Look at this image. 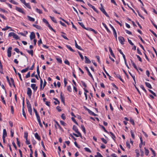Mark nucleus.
<instances>
[{
	"label": "nucleus",
	"instance_id": "64",
	"mask_svg": "<svg viewBox=\"0 0 157 157\" xmlns=\"http://www.w3.org/2000/svg\"><path fill=\"white\" fill-rule=\"evenodd\" d=\"M101 139L102 141L105 144H106L107 143V141L104 138H101Z\"/></svg>",
	"mask_w": 157,
	"mask_h": 157
},
{
	"label": "nucleus",
	"instance_id": "60",
	"mask_svg": "<svg viewBox=\"0 0 157 157\" xmlns=\"http://www.w3.org/2000/svg\"><path fill=\"white\" fill-rule=\"evenodd\" d=\"M16 140H17V144L19 147H20V142L18 140V138H16Z\"/></svg>",
	"mask_w": 157,
	"mask_h": 157
},
{
	"label": "nucleus",
	"instance_id": "18",
	"mask_svg": "<svg viewBox=\"0 0 157 157\" xmlns=\"http://www.w3.org/2000/svg\"><path fill=\"white\" fill-rule=\"evenodd\" d=\"M35 138L39 140H40L41 139L40 137L39 136L38 134L37 133H36L35 134Z\"/></svg>",
	"mask_w": 157,
	"mask_h": 157
},
{
	"label": "nucleus",
	"instance_id": "8",
	"mask_svg": "<svg viewBox=\"0 0 157 157\" xmlns=\"http://www.w3.org/2000/svg\"><path fill=\"white\" fill-rule=\"evenodd\" d=\"M26 101L27 106V107L28 108V109H32L31 105V104H30L29 101L27 99H26Z\"/></svg>",
	"mask_w": 157,
	"mask_h": 157
},
{
	"label": "nucleus",
	"instance_id": "51",
	"mask_svg": "<svg viewBox=\"0 0 157 157\" xmlns=\"http://www.w3.org/2000/svg\"><path fill=\"white\" fill-rule=\"evenodd\" d=\"M84 149H85V150L87 152H89L90 153H91V150L88 148L85 147L84 148Z\"/></svg>",
	"mask_w": 157,
	"mask_h": 157
},
{
	"label": "nucleus",
	"instance_id": "38",
	"mask_svg": "<svg viewBox=\"0 0 157 157\" xmlns=\"http://www.w3.org/2000/svg\"><path fill=\"white\" fill-rule=\"evenodd\" d=\"M67 90L70 92H71L72 91V89L71 86H67Z\"/></svg>",
	"mask_w": 157,
	"mask_h": 157
},
{
	"label": "nucleus",
	"instance_id": "1",
	"mask_svg": "<svg viewBox=\"0 0 157 157\" xmlns=\"http://www.w3.org/2000/svg\"><path fill=\"white\" fill-rule=\"evenodd\" d=\"M109 25L111 27V28L113 30V34L114 35V37H115L116 40H117V33L116 32L115 29H114V27L113 26L111 25L110 24H109Z\"/></svg>",
	"mask_w": 157,
	"mask_h": 157
},
{
	"label": "nucleus",
	"instance_id": "10",
	"mask_svg": "<svg viewBox=\"0 0 157 157\" xmlns=\"http://www.w3.org/2000/svg\"><path fill=\"white\" fill-rule=\"evenodd\" d=\"M85 59V63H91V61L89 59V58H88L86 56H85L84 57Z\"/></svg>",
	"mask_w": 157,
	"mask_h": 157
},
{
	"label": "nucleus",
	"instance_id": "13",
	"mask_svg": "<svg viewBox=\"0 0 157 157\" xmlns=\"http://www.w3.org/2000/svg\"><path fill=\"white\" fill-rule=\"evenodd\" d=\"M27 17L28 20L34 22L35 21L34 18L32 17L29 16H27Z\"/></svg>",
	"mask_w": 157,
	"mask_h": 157
},
{
	"label": "nucleus",
	"instance_id": "33",
	"mask_svg": "<svg viewBox=\"0 0 157 157\" xmlns=\"http://www.w3.org/2000/svg\"><path fill=\"white\" fill-rule=\"evenodd\" d=\"M36 10L37 12L39 13V14H42V11L38 8L36 9Z\"/></svg>",
	"mask_w": 157,
	"mask_h": 157
},
{
	"label": "nucleus",
	"instance_id": "3",
	"mask_svg": "<svg viewBox=\"0 0 157 157\" xmlns=\"http://www.w3.org/2000/svg\"><path fill=\"white\" fill-rule=\"evenodd\" d=\"M27 94L28 95L29 97V98H30L31 97V95L32 94V91L31 89L29 87H28L27 88Z\"/></svg>",
	"mask_w": 157,
	"mask_h": 157
},
{
	"label": "nucleus",
	"instance_id": "40",
	"mask_svg": "<svg viewBox=\"0 0 157 157\" xmlns=\"http://www.w3.org/2000/svg\"><path fill=\"white\" fill-rule=\"evenodd\" d=\"M130 132H131V136H132V138L133 139H135V136H134V133L132 131V130H131V131H130Z\"/></svg>",
	"mask_w": 157,
	"mask_h": 157
},
{
	"label": "nucleus",
	"instance_id": "32",
	"mask_svg": "<svg viewBox=\"0 0 157 157\" xmlns=\"http://www.w3.org/2000/svg\"><path fill=\"white\" fill-rule=\"evenodd\" d=\"M81 128L82 129V131L83 132H84V133L85 134L86 133V130L85 127L83 126V125H81Z\"/></svg>",
	"mask_w": 157,
	"mask_h": 157
},
{
	"label": "nucleus",
	"instance_id": "14",
	"mask_svg": "<svg viewBox=\"0 0 157 157\" xmlns=\"http://www.w3.org/2000/svg\"><path fill=\"white\" fill-rule=\"evenodd\" d=\"M89 113L90 114V115H92L94 116H96L98 115L95 113H94V112H93L92 111L90 110L89 109L88 111Z\"/></svg>",
	"mask_w": 157,
	"mask_h": 157
},
{
	"label": "nucleus",
	"instance_id": "43",
	"mask_svg": "<svg viewBox=\"0 0 157 157\" xmlns=\"http://www.w3.org/2000/svg\"><path fill=\"white\" fill-rule=\"evenodd\" d=\"M60 123L62 125L64 126H66L67 125V124L62 121H60Z\"/></svg>",
	"mask_w": 157,
	"mask_h": 157
},
{
	"label": "nucleus",
	"instance_id": "55",
	"mask_svg": "<svg viewBox=\"0 0 157 157\" xmlns=\"http://www.w3.org/2000/svg\"><path fill=\"white\" fill-rule=\"evenodd\" d=\"M130 122L132 124H133V125H134V120L133 119L131 118L130 120Z\"/></svg>",
	"mask_w": 157,
	"mask_h": 157
},
{
	"label": "nucleus",
	"instance_id": "50",
	"mask_svg": "<svg viewBox=\"0 0 157 157\" xmlns=\"http://www.w3.org/2000/svg\"><path fill=\"white\" fill-rule=\"evenodd\" d=\"M137 12L138 13L139 16L141 18H142L143 19H144V17H143L142 15H141V14H140V13L139 12V11L138 10H137Z\"/></svg>",
	"mask_w": 157,
	"mask_h": 157
},
{
	"label": "nucleus",
	"instance_id": "29",
	"mask_svg": "<svg viewBox=\"0 0 157 157\" xmlns=\"http://www.w3.org/2000/svg\"><path fill=\"white\" fill-rule=\"evenodd\" d=\"M51 18V20L54 23H57V22L56 20L55 19V18L54 17H52L51 16H49Z\"/></svg>",
	"mask_w": 157,
	"mask_h": 157
},
{
	"label": "nucleus",
	"instance_id": "16",
	"mask_svg": "<svg viewBox=\"0 0 157 157\" xmlns=\"http://www.w3.org/2000/svg\"><path fill=\"white\" fill-rule=\"evenodd\" d=\"M100 6L101 7H100V9L101 10V11L103 13L104 12L105 10V9L104 8L103 6L102 3L100 4Z\"/></svg>",
	"mask_w": 157,
	"mask_h": 157
},
{
	"label": "nucleus",
	"instance_id": "15",
	"mask_svg": "<svg viewBox=\"0 0 157 157\" xmlns=\"http://www.w3.org/2000/svg\"><path fill=\"white\" fill-rule=\"evenodd\" d=\"M118 51L122 55L124 59H126L125 56L123 54V52H122L121 50L119 49H118Z\"/></svg>",
	"mask_w": 157,
	"mask_h": 157
},
{
	"label": "nucleus",
	"instance_id": "58",
	"mask_svg": "<svg viewBox=\"0 0 157 157\" xmlns=\"http://www.w3.org/2000/svg\"><path fill=\"white\" fill-rule=\"evenodd\" d=\"M22 114L25 117V119H26V115L24 109H23V110H22Z\"/></svg>",
	"mask_w": 157,
	"mask_h": 157
},
{
	"label": "nucleus",
	"instance_id": "31",
	"mask_svg": "<svg viewBox=\"0 0 157 157\" xmlns=\"http://www.w3.org/2000/svg\"><path fill=\"white\" fill-rule=\"evenodd\" d=\"M27 52L30 54L31 56H33V50H27Z\"/></svg>",
	"mask_w": 157,
	"mask_h": 157
},
{
	"label": "nucleus",
	"instance_id": "63",
	"mask_svg": "<svg viewBox=\"0 0 157 157\" xmlns=\"http://www.w3.org/2000/svg\"><path fill=\"white\" fill-rule=\"evenodd\" d=\"M30 72H29L26 75L25 77L26 78H28L30 77Z\"/></svg>",
	"mask_w": 157,
	"mask_h": 157
},
{
	"label": "nucleus",
	"instance_id": "46",
	"mask_svg": "<svg viewBox=\"0 0 157 157\" xmlns=\"http://www.w3.org/2000/svg\"><path fill=\"white\" fill-rule=\"evenodd\" d=\"M109 133H110L112 135V138L114 140V138H116V137H115V135H114V134L111 132H109Z\"/></svg>",
	"mask_w": 157,
	"mask_h": 157
},
{
	"label": "nucleus",
	"instance_id": "44",
	"mask_svg": "<svg viewBox=\"0 0 157 157\" xmlns=\"http://www.w3.org/2000/svg\"><path fill=\"white\" fill-rule=\"evenodd\" d=\"M10 2L13 4H15V5H17L18 4L17 2H15L13 0H10Z\"/></svg>",
	"mask_w": 157,
	"mask_h": 157
},
{
	"label": "nucleus",
	"instance_id": "47",
	"mask_svg": "<svg viewBox=\"0 0 157 157\" xmlns=\"http://www.w3.org/2000/svg\"><path fill=\"white\" fill-rule=\"evenodd\" d=\"M6 79H7V81H8V83H9V85H10V86H11V83H10V81L9 77L8 76H7L6 77Z\"/></svg>",
	"mask_w": 157,
	"mask_h": 157
},
{
	"label": "nucleus",
	"instance_id": "45",
	"mask_svg": "<svg viewBox=\"0 0 157 157\" xmlns=\"http://www.w3.org/2000/svg\"><path fill=\"white\" fill-rule=\"evenodd\" d=\"M78 53L80 57H81V59L83 60L84 59V57L82 56V55L81 53L79 51H78Z\"/></svg>",
	"mask_w": 157,
	"mask_h": 157
},
{
	"label": "nucleus",
	"instance_id": "56",
	"mask_svg": "<svg viewBox=\"0 0 157 157\" xmlns=\"http://www.w3.org/2000/svg\"><path fill=\"white\" fill-rule=\"evenodd\" d=\"M145 149V154L146 155H147L148 154L149 151L148 150L146 149L145 148H144Z\"/></svg>",
	"mask_w": 157,
	"mask_h": 157
},
{
	"label": "nucleus",
	"instance_id": "54",
	"mask_svg": "<svg viewBox=\"0 0 157 157\" xmlns=\"http://www.w3.org/2000/svg\"><path fill=\"white\" fill-rule=\"evenodd\" d=\"M64 63L66 64H67L69 66L70 65L69 62L66 59H65V60L64 61Z\"/></svg>",
	"mask_w": 157,
	"mask_h": 157
},
{
	"label": "nucleus",
	"instance_id": "36",
	"mask_svg": "<svg viewBox=\"0 0 157 157\" xmlns=\"http://www.w3.org/2000/svg\"><path fill=\"white\" fill-rule=\"evenodd\" d=\"M1 98L2 102L5 105L6 104V101L4 100V98L2 95L1 96Z\"/></svg>",
	"mask_w": 157,
	"mask_h": 157
},
{
	"label": "nucleus",
	"instance_id": "9",
	"mask_svg": "<svg viewBox=\"0 0 157 157\" xmlns=\"http://www.w3.org/2000/svg\"><path fill=\"white\" fill-rule=\"evenodd\" d=\"M31 86L35 91H36L37 90V87L36 86V84H32L31 85Z\"/></svg>",
	"mask_w": 157,
	"mask_h": 157
},
{
	"label": "nucleus",
	"instance_id": "57",
	"mask_svg": "<svg viewBox=\"0 0 157 157\" xmlns=\"http://www.w3.org/2000/svg\"><path fill=\"white\" fill-rule=\"evenodd\" d=\"M43 21L44 22L46 23L47 25L49 24L48 22L44 18L43 19Z\"/></svg>",
	"mask_w": 157,
	"mask_h": 157
},
{
	"label": "nucleus",
	"instance_id": "19",
	"mask_svg": "<svg viewBox=\"0 0 157 157\" xmlns=\"http://www.w3.org/2000/svg\"><path fill=\"white\" fill-rule=\"evenodd\" d=\"M115 77H117V78H118L123 82V83L124 82V81L121 78V76L120 75H119V74L116 75V76H115Z\"/></svg>",
	"mask_w": 157,
	"mask_h": 157
},
{
	"label": "nucleus",
	"instance_id": "6",
	"mask_svg": "<svg viewBox=\"0 0 157 157\" xmlns=\"http://www.w3.org/2000/svg\"><path fill=\"white\" fill-rule=\"evenodd\" d=\"M62 92H61L60 95V98L61 100V101L63 104L65 105V98L64 96L62 95Z\"/></svg>",
	"mask_w": 157,
	"mask_h": 157
},
{
	"label": "nucleus",
	"instance_id": "59",
	"mask_svg": "<svg viewBox=\"0 0 157 157\" xmlns=\"http://www.w3.org/2000/svg\"><path fill=\"white\" fill-rule=\"evenodd\" d=\"M61 117L63 120H65L66 119L65 115L64 113H63L61 115Z\"/></svg>",
	"mask_w": 157,
	"mask_h": 157
},
{
	"label": "nucleus",
	"instance_id": "39",
	"mask_svg": "<svg viewBox=\"0 0 157 157\" xmlns=\"http://www.w3.org/2000/svg\"><path fill=\"white\" fill-rule=\"evenodd\" d=\"M10 28H11L10 27H9L8 26H6L5 28L2 29V30L3 31H6Z\"/></svg>",
	"mask_w": 157,
	"mask_h": 157
},
{
	"label": "nucleus",
	"instance_id": "48",
	"mask_svg": "<svg viewBox=\"0 0 157 157\" xmlns=\"http://www.w3.org/2000/svg\"><path fill=\"white\" fill-rule=\"evenodd\" d=\"M56 59L57 60V61L59 63H62V61L61 59L60 58H56Z\"/></svg>",
	"mask_w": 157,
	"mask_h": 157
},
{
	"label": "nucleus",
	"instance_id": "27",
	"mask_svg": "<svg viewBox=\"0 0 157 157\" xmlns=\"http://www.w3.org/2000/svg\"><path fill=\"white\" fill-rule=\"evenodd\" d=\"M99 126L102 128L103 130H104V131L107 133H108L109 134V132H108L105 129V128L102 125H100V124H99Z\"/></svg>",
	"mask_w": 157,
	"mask_h": 157
},
{
	"label": "nucleus",
	"instance_id": "2",
	"mask_svg": "<svg viewBox=\"0 0 157 157\" xmlns=\"http://www.w3.org/2000/svg\"><path fill=\"white\" fill-rule=\"evenodd\" d=\"M15 10L18 12L25 14V13L22 9L17 6H15Z\"/></svg>",
	"mask_w": 157,
	"mask_h": 157
},
{
	"label": "nucleus",
	"instance_id": "22",
	"mask_svg": "<svg viewBox=\"0 0 157 157\" xmlns=\"http://www.w3.org/2000/svg\"><path fill=\"white\" fill-rule=\"evenodd\" d=\"M145 84L147 87L150 89L152 88L151 86L149 83L146 82Z\"/></svg>",
	"mask_w": 157,
	"mask_h": 157
},
{
	"label": "nucleus",
	"instance_id": "26",
	"mask_svg": "<svg viewBox=\"0 0 157 157\" xmlns=\"http://www.w3.org/2000/svg\"><path fill=\"white\" fill-rule=\"evenodd\" d=\"M75 47L78 48V49L80 50H82V49L79 46H78L77 44V43H75Z\"/></svg>",
	"mask_w": 157,
	"mask_h": 157
},
{
	"label": "nucleus",
	"instance_id": "41",
	"mask_svg": "<svg viewBox=\"0 0 157 157\" xmlns=\"http://www.w3.org/2000/svg\"><path fill=\"white\" fill-rule=\"evenodd\" d=\"M37 120L38 121V122L39 125L41 127H43V125L41 123L40 118L38 119H37Z\"/></svg>",
	"mask_w": 157,
	"mask_h": 157
},
{
	"label": "nucleus",
	"instance_id": "30",
	"mask_svg": "<svg viewBox=\"0 0 157 157\" xmlns=\"http://www.w3.org/2000/svg\"><path fill=\"white\" fill-rule=\"evenodd\" d=\"M29 68V67H27V68H25V69L22 70L21 71V72L22 73H25V72H27Z\"/></svg>",
	"mask_w": 157,
	"mask_h": 157
},
{
	"label": "nucleus",
	"instance_id": "12",
	"mask_svg": "<svg viewBox=\"0 0 157 157\" xmlns=\"http://www.w3.org/2000/svg\"><path fill=\"white\" fill-rule=\"evenodd\" d=\"M33 111H34V112H35V113L37 119H38L40 118L39 116V115L37 113V111L36 109L34 108L33 109Z\"/></svg>",
	"mask_w": 157,
	"mask_h": 157
},
{
	"label": "nucleus",
	"instance_id": "11",
	"mask_svg": "<svg viewBox=\"0 0 157 157\" xmlns=\"http://www.w3.org/2000/svg\"><path fill=\"white\" fill-rule=\"evenodd\" d=\"M84 68L87 71V72L89 75L90 77H92V75H91V73L90 72V71L88 68V67L86 66V67H85Z\"/></svg>",
	"mask_w": 157,
	"mask_h": 157
},
{
	"label": "nucleus",
	"instance_id": "17",
	"mask_svg": "<svg viewBox=\"0 0 157 157\" xmlns=\"http://www.w3.org/2000/svg\"><path fill=\"white\" fill-rule=\"evenodd\" d=\"M109 52H110V54L111 55V56L113 57H115L114 55V54H113V52L112 50V48H111L110 47H109Z\"/></svg>",
	"mask_w": 157,
	"mask_h": 157
},
{
	"label": "nucleus",
	"instance_id": "20",
	"mask_svg": "<svg viewBox=\"0 0 157 157\" xmlns=\"http://www.w3.org/2000/svg\"><path fill=\"white\" fill-rule=\"evenodd\" d=\"M6 136H7L6 131L5 129H4L3 130L2 137H3V136H4V137H6Z\"/></svg>",
	"mask_w": 157,
	"mask_h": 157
},
{
	"label": "nucleus",
	"instance_id": "34",
	"mask_svg": "<svg viewBox=\"0 0 157 157\" xmlns=\"http://www.w3.org/2000/svg\"><path fill=\"white\" fill-rule=\"evenodd\" d=\"M24 5L29 9H31V7L29 3H26L25 2Z\"/></svg>",
	"mask_w": 157,
	"mask_h": 157
},
{
	"label": "nucleus",
	"instance_id": "35",
	"mask_svg": "<svg viewBox=\"0 0 157 157\" xmlns=\"http://www.w3.org/2000/svg\"><path fill=\"white\" fill-rule=\"evenodd\" d=\"M48 27H49V28L51 30L53 31L54 32H55L56 31L49 24L47 25Z\"/></svg>",
	"mask_w": 157,
	"mask_h": 157
},
{
	"label": "nucleus",
	"instance_id": "42",
	"mask_svg": "<svg viewBox=\"0 0 157 157\" xmlns=\"http://www.w3.org/2000/svg\"><path fill=\"white\" fill-rule=\"evenodd\" d=\"M97 154L96 155L94 156L95 157H101V156H102L99 152H97Z\"/></svg>",
	"mask_w": 157,
	"mask_h": 157
},
{
	"label": "nucleus",
	"instance_id": "62",
	"mask_svg": "<svg viewBox=\"0 0 157 157\" xmlns=\"http://www.w3.org/2000/svg\"><path fill=\"white\" fill-rule=\"evenodd\" d=\"M149 90V91L153 95L155 96H156V94L154 92H153L152 90Z\"/></svg>",
	"mask_w": 157,
	"mask_h": 157
},
{
	"label": "nucleus",
	"instance_id": "5",
	"mask_svg": "<svg viewBox=\"0 0 157 157\" xmlns=\"http://www.w3.org/2000/svg\"><path fill=\"white\" fill-rule=\"evenodd\" d=\"M118 40L121 44H124V38L121 36H120L118 37Z\"/></svg>",
	"mask_w": 157,
	"mask_h": 157
},
{
	"label": "nucleus",
	"instance_id": "24",
	"mask_svg": "<svg viewBox=\"0 0 157 157\" xmlns=\"http://www.w3.org/2000/svg\"><path fill=\"white\" fill-rule=\"evenodd\" d=\"M55 122L56 123V124L58 126L60 130L63 131V129L60 126L59 123L56 121H55Z\"/></svg>",
	"mask_w": 157,
	"mask_h": 157
},
{
	"label": "nucleus",
	"instance_id": "28",
	"mask_svg": "<svg viewBox=\"0 0 157 157\" xmlns=\"http://www.w3.org/2000/svg\"><path fill=\"white\" fill-rule=\"evenodd\" d=\"M53 99L55 100V101H57V103L56 102V101H54V103L55 104V105H57V104H59V103H60V102L58 100V99L56 98H53Z\"/></svg>",
	"mask_w": 157,
	"mask_h": 157
},
{
	"label": "nucleus",
	"instance_id": "37",
	"mask_svg": "<svg viewBox=\"0 0 157 157\" xmlns=\"http://www.w3.org/2000/svg\"><path fill=\"white\" fill-rule=\"evenodd\" d=\"M78 24L81 26L83 29H86V27L84 26V25L82 22H78Z\"/></svg>",
	"mask_w": 157,
	"mask_h": 157
},
{
	"label": "nucleus",
	"instance_id": "25",
	"mask_svg": "<svg viewBox=\"0 0 157 157\" xmlns=\"http://www.w3.org/2000/svg\"><path fill=\"white\" fill-rule=\"evenodd\" d=\"M66 46L67 48L69 49L72 52H74V50L71 48V47L69 45H66Z\"/></svg>",
	"mask_w": 157,
	"mask_h": 157
},
{
	"label": "nucleus",
	"instance_id": "7",
	"mask_svg": "<svg viewBox=\"0 0 157 157\" xmlns=\"http://www.w3.org/2000/svg\"><path fill=\"white\" fill-rule=\"evenodd\" d=\"M35 37V35L34 33L33 32H32L31 33L30 35V39L31 40H32L33 39H34Z\"/></svg>",
	"mask_w": 157,
	"mask_h": 157
},
{
	"label": "nucleus",
	"instance_id": "52",
	"mask_svg": "<svg viewBox=\"0 0 157 157\" xmlns=\"http://www.w3.org/2000/svg\"><path fill=\"white\" fill-rule=\"evenodd\" d=\"M150 149L151 151L152 152V154L153 155V156H155V151L153 150V149L151 148H150Z\"/></svg>",
	"mask_w": 157,
	"mask_h": 157
},
{
	"label": "nucleus",
	"instance_id": "4",
	"mask_svg": "<svg viewBox=\"0 0 157 157\" xmlns=\"http://www.w3.org/2000/svg\"><path fill=\"white\" fill-rule=\"evenodd\" d=\"M12 48L11 47H9L7 50L8 56L10 57L11 55V50Z\"/></svg>",
	"mask_w": 157,
	"mask_h": 157
},
{
	"label": "nucleus",
	"instance_id": "61",
	"mask_svg": "<svg viewBox=\"0 0 157 157\" xmlns=\"http://www.w3.org/2000/svg\"><path fill=\"white\" fill-rule=\"evenodd\" d=\"M14 34H15V33H13V32L10 33L9 34V36H12L13 37Z\"/></svg>",
	"mask_w": 157,
	"mask_h": 157
},
{
	"label": "nucleus",
	"instance_id": "53",
	"mask_svg": "<svg viewBox=\"0 0 157 157\" xmlns=\"http://www.w3.org/2000/svg\"><path fill=\"white\" fill-rule=\"evenodd\" d=\"M13 37L14 38H15V39H16V40H17L19 39V37L18 36V35H17V34H16L15 33L14 34V35Z\"/></svg>",
	"mask_w": 157,
	"mask_h": 157
},
{
	"label": "nucleus",
	"instance_id": "23",
	"mask_svg": "<svg viewBox=\"0 0 157 157\" xmlns=\"http://www.w3.org/2000/svg\"><path fill=\"white\" fill-rule=\"evenodd\" d=\"M102 24L105 27V29H106V30H107V32H108L110 33V30L107 27V26L104 23H102Z\"/></svg>",
	"mask_w": 157,
	"mask_h": 157
},
{
	"label": "nucleus",
	"instance_id": "21",
	"mask_svg": "<svg viewBox=\"0 0 157 157\" xmlns=\"http://www.w3.org/2000/svg\"><path fill=\"white\" fill-rule=\"evenodd\" d=\"M72 129L76 133L78 131L77 127L75 125L73 126Z\"/></svg>",
	"mask_w": 157,
	"mask_h": 157
},
{
	"label": "nucleus",
	"instance_id": "49",
	"mask_svg": "<svg viewBox=\"0 0 157 157\" xmlns=\"http://www.w3.org/2000/svg\"><path fill=\"white\" fill-rule=\"evenodd\" d=\"M72 120L77 125H78V124L77 122L76 121L74 117H72L71 118Z\"/></svg>",
	"mask_w": 157,
	"mask_h": 157
}]
</instances>
